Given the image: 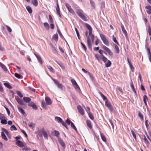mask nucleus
Segmentation results:
<instances>
[{
  "label": "nucleus",
  "mask_w": 151,
  "mask_h": 151,
  "mask_svg": "<svg viewBox=\"0 0 151 151\" xmlns=\"http://www.w3.org/2000/svg\"><path fill=\"white\" fill-rule=\"evenodd\" d=\"M100 94L103 99L104 100L106 101L105 105L106 106L108 107L109 110H110L111 111H112L113 108L111 104L110 103L108 102L107 98L101 92H100Z\"/></svg>",
  "instance_id": "1"
},
{
  "label": "nucleus",
  "mask_w": 151,
  "mask_h": 151,
  "mask_svg": "<svg viewBox=\"0 0 151 151\" xmlns=\"http://www.w3.org/2000/svg\"><path fill=\"white\" fill-rule=\"evenodd\" d=\"M100 35L104 43L107 46H109V42L106 39L105 35L102 34H100Z\"/></svg>",
  "instance_id": "2"
},
{
  "label": "nucleus",
  "mask_w": 151,
  "mask_h": 151,
  "mask_svg": "<svg viewBox=\"0 0 151 151\" xmlns=\"http://www.w3.org/2000/svg\"><path fill=\"white\" fill-rule=\"evenodd\" d=\"M77 14H78V15L84 21H86V18L85 16V15H84L82 13L79 11H77L76 12Z\"/></svg>",
  "instance_id": "3"
},
{
  "label": "nucleus",
  "mask_w": 151,
  "mask_h": 151,
  "mask_svg": "<svg viewBox=\"0 0 151 151\" xmlns=\"http://www.w3.org/2000/svg\"><path fill=\"white\" fill-rule=\"evenodd\" d=\"M28 105L29 106L32 107L34 109L37 110V108L35 104L33 102H30L28 103Z\"/></svg>",
  "instance_id": "4"
},
{
  "label": "nucleus",
  "mask_w": 151,
  "mask_h": 151,
  "mask_svg": "<svg viewBox=\"0 0 151 151\" xmlns=\"http://www.w3.org/2000/svg\"><path fill=\"white\" fill-rule=\"evenodd\" d=\"M87 45L88 47L90 50L92 49V43L91 42V39L89 38L88 37V39H87Z\"/></svg>",
  "instance_id": "5"
},
{
  "label": "nucleus",
  "mask_w": 151,
  "mask_h": 151,
  "mask_svg": "<svg viewBox=\"0 0 151 151\" xmlns=\"http://www.w3.org/2000/svg\"><path fill=\"white\" fill-rule=\"evenodd\" d=\"M85 25L89 30V35L92 34V29L91 27L87 23H85Z\"/></svg>",
  "instance_id": "6"
},
{
  "label": "nucleus",
  "mask_w": 151,
  "mask_h": 151,
  "mask_svg": "<svg viewBox=\"0 0 151 151\" xmlns=\"http://www.w3.org/2000/svg\"><path fill=\"white\" fill-rule=\"evenodd\" d=\"M77 109L81 115H83L84 114V111L81 106L78 105L77 106Z\"/></svg>",
  "instance_id": "7"
},
{
  "label": "nucleus",
  "mask_w": 151,
  "mask_h": 151,
  "mask_svg": "<svg viewBox=\"0 0 151 151\" xmlns=\"http://www.w3.org/2000/svg\"><path fill=\"white\" fill-rule=\"evenodd\" d=\"M16 144L20 147H23L25 146L23 142L20 140H18L16 143Z\"/></svg>",
  "instance_id": "8"
},
{
  "label": "nucleus",
  "mask_w": 151,
  "mask_h": 151,
  "mask_svg": "<svg viewBox=\"0 0 151 151\" xmlns=\"http://www.w3.org/2000/svg\"><path fill=\"white\" fill-rule=\"evenodd\" d=\"M16 99L17 102L19 104L21 105H24V104L22 99L19 98L18 96L17 98H16Z\"/></svg>",
  "instance_id": "9"
},
{
  "label": "nucleus",
  "mask_w": 151,
  "mask_h": 151,
  "mask_svg": "<svg viewBox=\"0 0 151 151\" xmlns=\"http://www.w3.org/2000/svg\"><path fill=\"white\" fill-rule=\"evenodd\" d=\"M53 81L54 82L55 84L58 86L59 88L62 89L63 88V86L62 84L59 83V82L57 80L54 79Z\"/></svg>",
  "instance_id": "10"
},
{
  "label": "nucleus",
  "mask_w": 151,
  "mask_h": 151,
  "mask_svg": "<svg viewBox=\"0 0 151 151\" xmlns=\"http://www.w3.org/2000/svg\"><path fill=\"white\" fill-rule=\"evenodd\" d=\"M45 101L46 102L47 105H50L52 104L51 101L49 97H45Z\"/></svg>",
  "instance_id": "11"
},
{
  "label": "nucleus",
  "mask_w": 151,
  "mask_h": 151,
  "mask_svg": "<svg viewBox=\"0 0 151 151\" xmlns=\"http://www.w3.org/2000/svg\"><path fill=\"white\" fill-rule=\"evenodd\" d=\"M45 131V130L43 128H42V129L39 130L38 133L39 136L41 137H42V134H44Z\"/></svg>",
  "instance_id": "12"
},
{
  "label": "nucleus",
  "mask_w": 151,
  "mask_h": 151,
  "mask_svg": "<svg viewBox=\"0 0 151 151\" xmlns=\"http://www.w3.org/2000/svg\"><path fill=\"white\" fill-rule=\"evenodd\" d=\"M34 55L36 57L37 60L39 61L40 63L41 64H42V59L41 58V57L39 55H37L35 53L34 54Z\"/></svg>",
  "instance_id": "13"
},
{
  "label": "nucleus",
  "mask_w": 151,
  "mask_h": 151,
  "mask_svg": "<svg viewBox=\"0 0 151 151\" xmlns=\"http://www.w3.org/2000/svg\"><path fill=\"white\" fill-rule=\"evenodd\" d=\"M121 28H122V30L123 32L125 35L126 37L128 39V36H127V31H126V30L125 29H124V28L123 25H122Z\"/></svg>",
  "instance_id": "14"
},
{
  "label": "nucleus",
  "mask_w": 151,
  "mask_h": 151,
  "mask_svg": "<svg viewBox=\"0 0 151 151\" xmlns=\"http://www.w3.org/2000/svg\"><path fill=\"white\" fill-rule=\"evenodd\" d=\"M2 130L3 132H5L8 137H11V135L9 134V132L6 129L4 128H2Z\"/></svg>",
  "instance_id": "15"
},
{
  "label": "nucleus",
  "mask_w": 151,
  "mask_h": 151,
  "mask_svg": "<svg viewBox=\"0 0 151 151\" xmlns=\"http://www.w3.org/2000/svg\"><path fill=\"white\" fill-rule=\"evenodd\" d=\"M58 140L61 145L63 147H65V143L64 142L63 140L60 138H58Z\"/></svg>",
  "instance_id": "16"
},
{
  "label": "nucleus",
  "mask_w": 151,
  "mask_h": 151,
  "mask_svg": "<svg viewBox=\"0 0 151 151\" xmlns=\"http://www.w3.org/2000/svg\"><path fill=\"white\" fill-rule=\"evenodd\" d=\"M24 101L26 103L29 102L31 100V99L29 97H24L23 98Z\"/></svg>",
  "instance_id": "17"
},
{
  "label": "nucleus",
  "mask_w": 151,
  "mask_h": 151,
  "mask_svg": "<svg viewBox=\"0 0 151 151\" xmlns=\"http://www.w3.org/2000/svg\"><path fill=\"white\" fill-rule=\"evenodd\" d=\"M0 66H1L3 69L5 71H7L8 70L6 66L1 63L0 62Z\"/></svg>",
  "instance_id": "18"
},
{
  "label": "nucleus",
  "mask_w": 151,
  "mask_h": 151,
  "mask_svg": "<svg viewBox=\"0 0 151 151\" xmlns=\"http://www.w3.org/2000/svg\"><path fill=\"white\" fill-rule=\"evenodd\" d=\"M1 136L2 138L5 141H7L8 140L7 138L3 132H1Z\"/></svg>",
  "instance_id": "19"
},
{
  "label": "nucleus",
  "mask_w": 151,
  "mask_h": 151,
  "mask_svg": "<svg viewBox=\"0 0 151 151\" xmlns=\"http://www.w3.org/2000/svg\"><path fill=\"white\" fill-rule=\"evenodd\" d=\"M31 3L34 6H35L38 5V3L37 0H31Z\"/></svg>",
  "instance_id": "20"
},
{
  "label": "nucleus",
  "mask_w": 151,
  "mask_h": 151,
  "mask_svg": "<svg viewBox=\"0 0 151 151\" xmlns=\"http://www.w3.org/2000/svg\"><path fill=\"white\" fill-rule=\"evenodd\" d=\"M52 39L55 41H57L58 40V36L57 33L53 35L52 37Z\"/></svg>",
  "instance_id": "21"
},
{
  "label": "nucleus",
  "mask_w": 151,
  "mask_h": 151,
  "mask_svg": "<svg viewBox=\"0 0 151 151\" xmlns=\"http://www.w3.org/2000/svg\"><path fill=\"white\" fill-rule=\"evenodd\" d=\"M89 36L91 38V41L92 44H93L94 42V36L92 34L89 35Z\"/></svg>",
  "instance_id": "22"
},
{
  "label": "nucleus",
  "mask_w": 151,
  "mask_h": 151,
  "mask_svg": "<svg viewBox=\"0 0 151 151\" xmlns=\"http://www.w3.org/2000/svg\"><path fill=\"white\" fill-rule=\"evenodd\" d=\"M86 123L87 126L90 129H91L92 127L91 125V122L89 120H87L86 121Z\"/></svg>",
  "instance_id": "23"
},
{
  "label": "nucleus",
  "mask_w": 151,
  "mask_h": 151,
  "mask_svg": "<svg viewBox=\"0 0 151 151\" xmlns=\"http://www.w3.org/2000/svg\"><path fill=\"white\" fill-rule=\"evenodd\" d=\"M100 58L102 59V60L104 63H105L107 60V58L105 57L103 55H101V57H100Z\"/></svg>",
  "instance_id": "24"
},
{
  "label": "nucleus",
  "mask_w": 151,
  "mask_h": 151,
  "mask_svg": "<svg viewBox=\"0 0 151 151\" xmlns=\"http://www.w3.org/2000/svg\"><path fill=\"white\" fill-rule=\"evenodd\" d=\"M115 47V50L116 51V53H118L119 51V48L118 46L116 44L114 45Z\"/></svg>",
  "instance_id": "25"
},
{
  "label": "nucleus",
  "mask_w": 151,
  "mask_h": 151,
  "mask_svg": "<svg viewBox=\"0 0 151 151\" xmlns=\"http://www.w3.org/2000/svg\"><path fill=\"white\" fill-rule=\"evenodd\" d=\"M17 107L19 110L21 111V112L22 114H25L23 109L22 108V107L19 106H18Z\"/></svg>",
  "instance_id": "26"
},
{
  "label": "nucleus",
  "mask_w": 151,
  "mask_h": 151,
  "mask_svg": "<svg viewBox=\"0 0 151 151\" xmlns=\"http://www.w3.org/2000/svg\"><path fill=\"white\" fill-rule=\"evenodd\" d=\"M128 61L129 63V64L130 65V67L131 69V70L132 71H133L134 70V68L132 66V65L131 63L129 61V59H128Z\"/></svg>",
  "instance_id": "27"
},
{
  "label": "nucleus",
  "mask_w": 151,
  "mask_h": 151,
  "mask_svg": "<svg viewBox=\"0 0 151 151\" xmlns=\"http://www.w3.org/2000/svg\"><path fill=\"white\" fill-rule=\"evenodd\" d=\"M4 84L6 87L9 89H11L12 88V87L8 83H4Z\"/></svg>",
  "instance_id": "28"
},
{
  "label": "nucleus",
  "mask_w": 151,
  "mask_h": 151,
  "mask_svg": "<svg viewBox=\"0 0 151 151\" xmlns=\"http://www.w3.org/2000/svg\"><path fill=\"white\" fill-rule=\"evenodd\" d=\"M53 133L54 134V136L58 137V135L60 134L59 132L57 131L54 130L53 132Z\"/></svg>",
  "instance_id": "29"
},
{
  "label": "nucleus",
  "mask_w": 151,
  "mask_h": 151,
  "mask_svg": "<svg viewBox=\"0 0 151 151\" xmlns=\"http://www.w3.org/2000/svg\"><path fill=\"white\" fill-rule=\"evenodd\" d=\"M147 97L146 95H144L143 96V100L144 103L146 106H147V104L146 102V100L147 99Z\"/></svg>",
  "instance_id": "30"
},
{
  "label": "nucleus",
  "mask_w": 151,
  "mask_h": 151,
  "mask_svg": "<svg viewBox=\"0 0 151 151\" xmlns=\"http://www.w3.org/2000/svg\"><path fill=\"white\" fill-rule=\"evenodd\" d=\"M111 63L109 60H108L107 63H105V66L108 67L110 66Z\"/></svg>",
  "instance_id": "31"
},
{
  "label": "nucleus",
  "mask_w": 151,
  "mask_h": 151,
  "mask_svg": "<svg viewBox=\"0 0 151 151\" xmlns=\"http://www.w3.org/2000/svg\"><path fill=\"white\" fill-rule=\"evenodd\" d=\"M42 107L44 108L45 109H46V104L45 102V101L44 100L42 101Z\"/></svg>",
  "instance_id": "32"
},
{
  "label": "nucleus",
  "mask_w": 151,
  "mask_h": 151,
  "mask_svg": "<svg viewBox=\"0 0 151 151\" xmlns=\"http://www.w3.org/2000/svg\"><path fill=\"white\" fill-rule=\"evenodd\" d=\"M55 120L57 121H58L59 122H60L63 120L61 118L59 117L56 116L55 117Z\"/></svg>",
  "instance_id": "33"
},
{
  "label": "nucleus",
  "mask_w": 151,
  "mask_h": 151,
  "mask_svg": "<svg viewBox=\"0 0 151 151\" xmlns=\"http://www.w3.org/2000/svg\"><path fill=\"white\" fill-rule=\"evenodd\" d=\"M70 126L72 128H73L75 130V131L76 132H77V129L73 122H71V123L70 125Z\"/></svg>",
  "instance_id": "34"
},
{
  "label": "nucleus",
  "mask_w": 151,
  "mask_h": 151,
  "mask_svg": "<svg viewBox=\"0 0 151 151\" xmlns=\"http://www.w3.org/2000/svg\"><path fill=\"white\" fill-rule=\"evenodd\" d=\"M1 120V124H7V122L5 119H2Z\"/></svg>",
  "instance_id": "35"
},
{
  "label": "nucleus",
  "mask_w": 151,
  "mask_h": 151,
  "mask_svg": "<svg viewBox=\"0 0 151 151\" xmlns=\"http://www.w3.org/2000/svg\"><path fill=\"white\" fill-rule=\"evenodd\" d=\"M16 92L17 93L18 95L19 96L20 98H22L23 97V95L22 94L20 91H17Z\"/></svg>",
  "instance_id": "36"
},
{
  "label": "nucleus",
  "mask_w": 151,
  "mask_h": 151,
  "mask_svg": "<svg viewBox=\"0 0 151 151\" xmlns=\"http://www.w3.org/2000/svg\"><path fill=\"white\" fill-rule=\"evenodd\" d=\"M60 123H61L62 125L64 126L67 129H68V128L67 126L65 123L64 122L63 120H62Z\"/></svg>",
  "instance_id": "37"
},
{
  "label": "nucleus",
  "mask_w": 151,
  "mask_h": 151,
  "mask_svg": "<svg viewBox=\"0 0 151 151\" xmlns=\"http://www.w3.org/2000/svg\"><path fill=\"white\" fill-rule=\"evenodd\" d=\"M57 31H58V32L59 34V35L60 36V37H62L63 39H64L66 41V40H65L64 38L63 37V35H62V33H61V32H60V30H59V29H58L57 30Z\"/></svg>",
  "instance_id": "38"
},
{
  "label": "nucleus",
  "mask_w": 151,
  "mask_h": 151,
  "mask_svg": "<svg viewBox=\"0 0 151 151\" xmlns=\"http://www.w3.org/2000/svg\"><path fill=\"white\" fill-rule=\"evenodd\" d=\"M48 68L52 72L54 73V71L53 68L50 66H47Z\"/></svg>",
  "instance_id": "39"
},
{
  "label": "nucleus",
  "mask_w": 151,
  "mask_h": 151,
  "mask_svg": "<svg viewBox=\"0 0 151 151\" xmlns=\"http://www.w3.org/2000/svg\"><path fill=\"white\" fill-rule=\"evenodd\" d=\"M102 48L104 49L107 52H108V51L110 50L109 48L104 45L102 46Z\"/></svg>",
  "instance_id": "40"
},
{
  "label": "nucleus",
  "mask_w": 151,
  "mask_h": 151,
  "mask_svg": "<svg viewBox=\"0 0 151 151\" xmlns=\"http://www.w3.org/2000/svg\"><path fill=\"white\" fill-rule=\"evenodd\" d=\"M88 114L90 118L92 120H93L94 119V117L91 113L90 112L88 113Z\"/></svg>",
  "instance_id": "41"
},
{
  "label": "nucleus",
  "mask_w": 151,
  "mask_h": 151,
  "mask_svg": "<svg viewBox=\"0 0 151 151\" xmlns=\"http://www.w3.org/2000/svg\"><path fill=\"white\" fill-rule=\"evenodd\" d=\"M6 118L4 116V115L0 113V119L2 120V119H6Z\"/></svg>",
  "instance_id": "42"
},
{
  "label": "nucleus",
  "mask_w": 151,
  "mask_h": 151,
  "mask_svg": "<svg viewBox=\"0 0 151 151\" xmlns=\"http://www.w3.org/2000/svg\"><path fill=\"white\" fill-rule=\"evenodd\" d=\"M44 24L47 29H49V25L48 23L45 22L44 23Z\"/></svg>",
  "instance_id": "43"
},
{
  "label": "nucleus",
  "mask_w": 151,
  "mask_h": 151,
  "mask_svg": "<svg viewBox=\"0 0 151 151\" xmlns=\"http://www.w3.org/2000/svg\"><path fill=\"white\" fill-rule=\"evenodd\" d=\"M138 116L142 120H143V116L141 114L140 111H139L138 112Z\"/></svg>",
  "instance_id": "44"
},
{
  "label": "nucleus",
  "mask_w": 151,
  "mask_h": 151,
  "mask_svg": "<svg viewBox=\"0 0 151 151\" xmlns=\"http://www.w3.org/2000/svg\"><path fill=\"white\" fill-rule=\"evenodd\" d=\"M81 45L82 47L83 48L84 50L86 52V46L82 42H81Z\"/></svg>",
  "instance_id": "45"
},
{
  "label": "nucleus",
  "mask_w": 151,
  "mask_h": 151,
  "mask_svg": "<svg viewBox=\"0 0 151 151\" xmlns=\"http://www.w3.org/2000/svg\"><path fill=\"white\" fill-rule=\"evenodd\" d=\"M66 122L67 123V124L69 125L70 124H71V122H72L69 119H67L66 121Z\"/></svg>",
  "instance_id": "46"
},
{
  "label": "nucleus",
  "mask_w": 151,
  "mask_h": 151,
  "mask_svg": "<svg viewBox=\"0 0 151 151\" xmlns=\"http://www.w3.org/2000/svg\"><path fill=\"white\" fill-rule=\"evenodd\" d=\"M10 129L11 130H13V129H14V130H17V128L14 125H12Z\"/></svg>",
  "instance_id": "47"
},
{
  "label": "nucleus",
  "mask_w": 151,
  "mask_h": 151,
  "mask_svg": "<svg viewBox=\"0 0 151 151\" xmlns=\"http://www.w3.org/2000/svg\"><path fill=\"white\" fill-rule=\"evenodd\" d=\"M109 122L110 123L109 124L110 126V127L111 126L113 128V129H114V125L113 124L111 120H109Z\"/></svg>",
  "instance_id": "48"
},
{
  "label": "nucleus",
  "mask_w": 151,
  "mask_h": 151,
  "mask_svg": "<svg viewBox=\"0 0 151 151\" xmlns=\"http://www.w3.org/2000/svg\"><path fill=\"white\" fill-rule=\"evenodd\" d=\"M14 76L18 78H21L22 77V76L21 75H20L19 74H18L17 73H15L14 74Z\"/></svg>",
  "instance_id": "49"
},
{
  "label": "nucleus",
  "mask_w": 151,
  "mask_h": 151,
  "mask_svg": "<svg viewBox=\"0 0 151 151\" xmlns=\"http://www.w3.org/2000/svg\"><path fill=\"white\" fill-rule=\"evenodd\" d=\"M90 1L91 6L94 7L95 4L94 2L92 0H90Z\"/></svg>",
  "instance_id": "50"
},
{
  "label": "nucleus",
  "mask_w": 151,
  "mask_h": 151,
  "mask_svg": "<svg viewBox=\"0 0 151 151\" xmlns=\"http://www.w3.org/2000/svg\"><path fill=\"white\" fill-rule=\"evenodd\" d=\"M28 88H29L30 90H31L35 92V90L33 89V88L32 85H31V86H29Z\"/></svg>",
  "instance_id": "51"
},
{
  "label": "nucleus",
  "mask_w": 151,
  "mask_h": 151,
  "mask_svg": "<svg viewBox=\"0 0 151 151\" xmlns=\"http://www.w3.org/2000/svg\"><path fill=\"white\" fill-rule=\"evenodd\" d=\"M113 40L114 41L115 43H116V44H117V45H119V43L117 42V40H116V38L115 37H114V36L113 35Z\"/></svg>",
  "instance_id": "52"
},
{
  "label": "nucleus",
  "mask_w": 151,
  "mask_h": 151,
  "mask_svg": "<svg viewBox=\"0 0 151 151\" xmlns=\"http://www.w3.org/2000/svg\"><path fill=\"white\" fill-rule=\"evenodd\" d=\"M74 86L75 87V89H78L80 90V88L78 86L77 83H76V84H75L74 85Z\"/></svg>",
  "instance_id": "53"
},
{
  "label": "nucleus",
  "mask_w": 151,
  "mask_h": 151,
  "mask_svg": "<svg viewBox=\"0 0 151 151\" xmlns=\"http://www.w3.org/2000/svg\"><path fill=\"white\" fill-rule=\"evenodd\" d=\"M49 19L50 20V22L51 23H53L52 18V17L50 15H49Z\"/></svg>",
  "instance_id": "54"
},
{
  "label": "nucleus",
  "mask_w": 151,
  "mask_h": 151,
  "mask_svg": "<svg viewBox=\"0 0 151 151\" xmlns=\"http://www.w3.org/2000/svg\"><path fill=\"white\" fill-rule=\"evenodd\" d=\"M144 140L145 141V143L146 144H148L149 143V142L148 141L145 136H144Z\"/></svg>",
  "instance_id": "55"
},
{
  "label": "nucleus",
  "mask_w": 151,
  "mask_h": 151,
  "mask_svg": "<svg viewBox=\"0 0 151 151\" xmlns=\"http://www.w3.org/2000/svg\"><path fill=\"white\" fill-rule=\"evenodd\" d=\"M43 135L45 138H46V139H47L48 138V136L47 134L45 131V132H44V134H43Z\"/></svg>",
  "instance_id": "56"
},
{
  "label": "nucleus",
  "mask_w": 151,
  "mask_h": 151,
  "mask_svg": "<svg viewBox=\"0 0 151 151\" xmlns=\"http://www.w3.org/2000/svg\"><path fill=\"white\" fill-rule=\"evenodd\" d=\"M101 137L102 139L104 142H106V139L105 137L102 135H101Z\"/></svg>",
  "instance_id": "57"
},
{
  "label": "nucleus",
  "mask_w": 151,
  "mask_h": 151,
  "mask_svg": "<svg viewBox=\"0 0 151 151\" xmlns=\"http://www.w3.org/2000/svg\"><path fill=\"white\" fill-rule=\"evenodd\" d=\"M6 27L7 29V30L9 32H12V29H11V28H10V27H9V26H8L7 25H6Z\"/></svg>",
  "instance_id": "58"
},
{
  "label": "nucleus",
  "mask_w": 151,
  "mask_h": 151,
  "mask_svg": "<svg viewBox=\"0 0 151 151\" xmlns=\"http://www.w3.org/2000/svg\"><path fill=\"white\" fill-rule=\"evenodd\" d=\"M131 132L132 133V135H133V137H134V138L135 139H136V134H135V133L132 130H131Z\"/></svg>",
  "instance_id": "59"
},
{
  "label": "nucleus",
  "mask_w": 151,
  "mask_h": 151,
  "mask_svg": "<svg viewBox=\"0 0 151 151\" xmlns=\"http://www.w3.org/2000/svg\"><path fill=\"white\" fill-rule=\"evenodd\" d=\"M95 56L97 60L99 61H100V59L99 58V55L98 54H96L95 55Z\"/></svg>",
  "instance_id": "60"
},
{
  "label": "nucleus",
  "mask_w": 151,
  "mask_h": 151,
  "mask_svg": "<svg viewBox=\"0 0 151 151\" xmlns=\"http://www.w3.org/2000/svg\"><path fill=\"white\" fill-rule=\"evenodd\" d=\"M147 53L149 55H151V52L150 51V50L149 47H147Z\"/></svg>",
  "instance_id": "61"
},
{
  "label": "nucleus",
  "mask_w": 151,
  "mask_h": 151,
  "mask_svg": "<svg viewBox=\"0 0 151 151\" xmlns=\"http://www.w3.org/2000/svg\"><path fill=\"white\" fill-rule=\"evenodd\" d=\"M65 6H66L67 8L68 9H72L71 8V7L69 5V4H65Z\"/></svg>",
  "instance_id": "62"
},
{
  "label": "nucleus",
  "mask_w": 151,
  "mask_h": 151,
  "mask_svg": "<svg viewBox=\"0 0 151 151\" xmlns=\"http://www.w3.org/2000/svg\"><path fill=\"white\" fill-rule=\"evenodd\" d=\"M111 56H112L113 55V54L112 52H111V51L110 50L108 52H107Z\"/></svg>",
  "instance_id": "63"
},
{
  "label": "nucleus",
  "mask_w": 151,
  "mask_h": 151,
  "mask_svg": "<svg viewBox=\"0 0 151 151\" xmlns=\"http://www.w3.org/2000/svg\"><path fill=\"white\" fill-rule=\"evenodd\" d=\"M52 50L54 51L55 53H58V52L57 50L55 49V47L53 46H52Z\"/></svg>",
  "instance_id": "64"
}]
</instances>
